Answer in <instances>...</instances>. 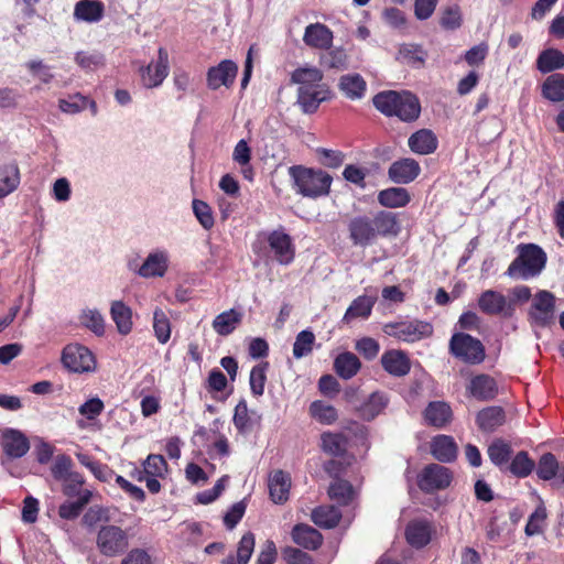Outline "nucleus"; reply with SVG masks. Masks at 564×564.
Instances as JSON below:
<instances>
[{
  "instance_id": "1",
  "label": "nucleus",
  "mask_w": 564,
  "mask_h": 564,
  "mask_svg": "<svg viewBox=\"0 0 564 564\" xmlns=\"http://www.w3.org/2000/svg\"><path fill=\"white\" fill-rule=\"evenodd\" d=\"M517 257L505 274L513 280H530L538 276L545 268L547 256L534 243H521L517 247Z\"/></svg>"
},
{
  "instance_id": "2",
  "label": "nucleus",
  "mask_w": 564,
  "mask_h": 564,
  "mask_svg": "<svg viewBox=\"0 0 564 564\" xmlns=\"http://www.w3.org/2000/svg\"><path fill=\"white\" fill-rule=\"evenodd\" d=\"M375 107L386 116H397L402 121L419 118L421 106L419 99L409 91H382L373 97Z\"/></svg>"
},
{
  "instance_id": "3",
  "label": "nucleus",
  "mask_w": 564,
  "mask_h": 564,
  "mask_svg": "<svg viewBox=\"0 0 564 564\" xmlns=\"http://www.w3.org/2000/svg\"><path fill=\"white\" fill-rule=\"evenodd\" d=\"M289 175L296 193L310 198L327 195L333 182V177L327 172L302 165L289 167Z\"/></svg>"
},
{
  "instance_id": "4",
  "label": "nucleus",
  "mask_w": 564,
  "mask_h": 564,
  "mask_svg": "<svg viewBox=\"0 0 564 564\" xmlns=\"http://www.w3.org/2000/svg\"><path fill=\"white\" fill-rule=\"evenodd\" d=\"M382 329L388 336L406 343H415L433 335L432 324L419 319L388 323Z\"/></svg>"
},
{
  "instance_id": "5",
  "label": "nucleus",
  "mask_w": 564,
  "mask_h": 564,
  "mask_svg": "<svg viewBox=\"0 0 564 564\" xmlns=\"http://www.w3.org/2000/svg\"><path fill=\"white\" fill-rule=\"evenodd\" d=\"M449 351L466 364L477 365L485 359L481 341L465 333H456L449 340Z\"/></svg>"
},
{
  "instance_id": "6",
  "label": "nucleus",
  "mask_w": 564,
  "mask_h": 564,
  "mask_svg": "<svg viewBox=\"0 0 564 564\" xmlns=\"http://www.w3.org/2000/svg\"><path fill=\"white\" fill-rule=\"evenodd\" d=\"M96 544L102 555L116 556L128 547L129 541L120 527L104 525L97 533Z\"/></svg>"
},
{
  "instance_id": "7",
  "label": "nucleus",
  "mask_w": 564,
  "mask_h": 564,
  "mask_svg": "<svg viewBox=\"0 0 564 564\" xmlns=\"http://www.w3.org/2000/svg\"><path fill=\"white\" fill-rule=\"evenodd\" d=\"M333 37H304L307 45L319 48L321 63L329 68H346L348 56L341 46L332 43Z\"/></svg>"
},
{
  "instance_id": "8",
  "label": "nucleus",
  "mask_w": 564,
  "mask_h": 564,
  "mask_svg": "<svg viewBox=\"0 0 564 564\" xmlns=\"http://www.w3.org/2000/svg\"><path fill=\"white\" fill-rule=\"evenodd\" d=\"M62 362L72 372H93L96 369V360L93 352L78 344L67 345L63 349Z\"/></svg>"
},
{
  "instance_id": "9",
  "label": "nucleus",
  "mask_w": 564,
  "mask_h": 564,
  "mask_svg": "<svg viewBox=\"0 0 564 564\" xmlns=\"http://www.w3.org/2000/svg\"><path fill=\"white\" fill-rule=\"evenodd\" d=\"M453 473L449 468L438 465H427L419 477V487L426 492L443 490L449 487Z\"/></svg>"
},
{
  "instance_id": "10",
  "label": "nucleus",
  "mask_w": 564,
  "mask_h": 564,
  "mask_svg": "<svg viewBox=\"0 0 564 564\" xmlns=\"http://www.w3.org/2000/svg\"><path fill=\"white\" fill-rule=\"evenodd\" d=\"M169 53L165 48L159 50L156 62L140 68L141 83L145 88L159 87L169 75Z\"/></svg>"
},
{
  "instance_id": "11",
  "label": "nucleus",
  "mask_w": 564,
  "mask_h": 564,
  "mask_svg": "<svg viewBox=\"0 0 564 564\" xmlns=\"http://www.w3.org/2000/svg\"><path fill=\"white\" fill-rule=\"evenodd\" d=\"M555 297L549 291H539L532 300L530 317L539 326L549 325L554 317Z\"/></svg>"
},
{
  "instance_id": "12",
  "label": "nucleus",
  "mask_w": 564,
  "mask_h": 564,
  "mask_svg": "<svg viewBox=\"0 0 564 564\" xmlns=\"http://www.w3.org/2000/svg\"><path fill=\"white\" fill-rule=\"evenodd\" d=\"M349 239L355 246L366 248L376 240L373 220L368 216H356L348 221Z\"/></svg>"
},
{
  "instance_id": "13",
  "label": "nucleus",
  "mask_w": 564,
  "mask_h": 564,
  "mask_svg": "<svg viewBox=\"0 0 564 564\" xmlns=\"http://www.w3.org/2000/svg\"><path fill=\"white\" fill-rule=\"evenodd\" d=\"M479 308L489 315L510 316L513 313L512 301H508L507 297L494 290H487L481 293L478 299Z\"/></svg>"
},
{
  "instance_id": "14",
  "label": "nucleus",
  "mask_w": 564,
  "mask_h": 564,
  "mask_svg": "<svg viewBox=\"0 0 564 564\" xmlns=\"http://www.w3.org/2000/svg\"><path fill=\"white\" fill-rule=\"evenodd\" d=\"M466 390L470 397L478 401H490L497 397L499 388L494 377L479 373L470 378Z\"/></svg>"
},
{
  "instance_id": "15",
  "label": "nucleus",
  "mask_w": 564,
  "mask_h": 564,
  "mask_svg": "<svg viewBox=\"0 0 564 564\" xmlns=\"http://www.w3.org/2000/svg\"><path fill=\"white\" fill-rule=\"evenodd\" d=\"M2 449L12 459L23 457L30 449L29 438L21 431L7 427L1 432Z\"/></svg>"
},
{
  "instance_id": "16",
  "label": "nucleus",
  "mask_w": 564,
  "mask_h": 564,
  "mask_svg": "<svg viewBox=\"0 0 564 564\" xmlns=\"http://www.w3.org/2000/svg\"><path fill=\"white\" fill-rule=\"evenodd\" d=\"M169 268V253L166 250L150 252L138 270L142 278H162Z\"/></svg>"
},
{
  "instance_id": "17",
  "label": "nucleus",
  "mask_w": 564,
  "mask_h": 564,
  "mask_svg": "<svg viewBox=\"0 0 564 564\" xmlns=\"http://www.w3.org/2000/svg\"><path fill=\"white\" fill-rule=\"evenodd\" d=\"M237 70L238 67L234 62L229 59L220 62L207 73L208 87L212 89H218L220 86L229 87L236 78Z\"/></svg>"
},
{
  "instance_id": "18",
  "label": "nucleus",
  "mask_w": 564,
  "mask_h": 564,
  "mask_svg": "<svg viewBox=\"0 0 564 564\" xmlns=\"http://www.w3.org/2000/svg\"><path fill=\"white\" fill-rule=\"evenodd\" d=\"M328 97L329 90L326 85L297 89V104L306 113L314 112Z\"/></svg>"
},
{
  "instance_id": "19",
  "label": "nucleus",
  "mask_w": 564,
  "mask_h": 564,
  "mask_svg": "<svg viewBox=\"0 0 564 564\" xmlns=\"http://www.w3.org/2000/svg\"><path fill=\"white\" fill-rule=\"evenodd\" d=\"M383 369L391 376L403 377L410 372L411 362L408 355L398 349H391L381 356Z\"/></svg>"
},
{
  "instance_id": "20",
  "label": "nucleus",
  "mask_w": 564,
  "mask_h": 564,
  "mask_svg": "<svg viewBox=\"0 0 564 564\" xmlns=\"http://www.w3.org/2000/svg\"><path fill=\"white\" fill-rule=\"evenodd\" d=\"M268 241L279 263L289 264L293 261L294 249L288 234L275 230L269 236Z\"/></svg>"
},
{
  "instance_id": "21",
  "label": "nucleus",
  "mask_w": 564,
  "mask_h": 564,
  "mask_svg": "<svg viewBox=\"0 0 564 564\" xmlns=\"http://www.w3.org/2000/svg\"><path fill=\"white\" fill-rule=\"evenodd\" d=\"M420 165L413 159H403L392 163L389 167V177L398 184H408L420 174Z\"/></svg>"
},
{
  "instance_id": "22",
  "label": "nucleus",
  "mask_w": 564,
  "mask_h": 564,
  "mask_svg": "<svg viewBox=\"0 0 564 564\" xmlns=\"http://www.w3.org/2000/svg\"><path fill=\"white\" fill-rule=\"evenodd\" d=\"M269 492L274 503H283L289 498L291 477L283 470H274L269 476Z\"/></svg>"
},
{
  "instance_id": "23",
  "label": "nucleus",
  "mask_w": 564,
  "mask_h": 564,
  "mask_svg": "<svg viewBox=\"0 0 564 564\" xmlns=\"http://www.w3.org/2000/svg\"><path fill=\"white\" fill-rule=\"evenodd\" d=\"M292 539L294 543L307 550H316L323 542V536L316 529L303 523L293 528Z\"/></svg>"
},
{
  "instance_id": "24",
  "label": "nucleus",
  "mask_w": 564,
  "mask_h": 564,
  "mask_svg": "<svg viewBox=\"0 0 564 564\" xmlns=\"http://www.w3.org/2000/svg\"><path fill=\"white\" fill-rule=\"evenodd\" d=\"M105 6L99 0H80L75 4L74 18L88 23L98 22L104 17Z\"/></svg>"
},
{
  "instance_id": "25",
  "label": "nucleus",
  "mask_w": 564,
  "mask_h": 564,
  "mask_svg": "<svg viewBox=\"0 0 564 564\" xmlns=\"http://www.w3.org/2000/svg\"><path fill=\"white\" fill-rule=\"evenodd\" d=\"M408 144L412 152L425 155L436 150L437 139L431 130L421 129L409 138Z\"/></svg>"
},
{
  "instance_id": "26",
  "label": "nucleus",
  "mask_w": 564,
  "mask_h": 564,
  "mask_svg": "<svg viewBox=\"0 0 564 564\" xmlns=\"http://www.w3.org/2000/svg\"><path fill=\"white\" fill-rule=\"evenodd\" d=\"M432 525L427 521L416 520L408 524L405 536L409 544L420 549L431 541Z\"/></svg>"
},
{
  "instance_id": "27",
  "label": "nucleus",
  "mask_w": 564,
  "mask_h": 564,
  "mask_svg": "<svg viewBox=\"0 0 564 564\" xmlns=\"http://www.w3.org/2000/svg\"><path fill=\"white\" fill-rule=\"evenodd\" d=\"M432 455L442 463H451L457 456V446L452 436L438 435L431 444Z\"/></svg>"
},
{
  "instance_id": "28",
  "label": "nucleus",
  "mask_w": 564,
  "mask_h": 564,
  "mask_svg": "<svg viewBox=\"0 0 564 564\" xmlns=\"http://www.w3.org/2000/svg\"><path fill=\"white\" fill-rule=\"evenodd\" d=\"M451 406L442 401H434L429 403L424 411L425 421L435 427H443L452 420Z\"/></svg>"
},
{
  "instance_id": "29",
  "label": "nucleus",
  "mask_w": 564,
  "mask_h": 564,
  "mask_svg": "<svg viewBox=\"0 0 564 564\" xmlns=\"http://www.w3.org/2000/svg\"><path fill=\"white\" fill-rule=\"evenodd\" d=\"M338 86L340 91L351 100L361 99L367 89V84L359 74L343 75Z\"/></svg>"
},
{
  "instance_id": "30",
  "label": "nucleus",
  "mask_w": 564,
  "mask_h": 564,
  "mask_svg": "<svg viewBox=\"0 0 564 564\" xmlns=\"http://www.w3.org/2000/svg\"><path fill=\"white\" fill-rule=\"evenodd\" d=\"M371 219L373 220L376 237H395L400 232V223L393 213L380 212Z\"/></svg>"
},
{
  "instance_id": "31",
  "label": "nucleus",
  "mask_w": 564,
  "mask_h": 564,
  "mask_svg": "<svg viewBox=\"0 0 564 564\" xmlns=\"http://www.w3.org/2000/svg\"><path fill=\"white\" fill-rule=\"evenodd\" d=\"M110 316L121 335H128L132 330V311L122 301L111 303Z\"/></svg>"
},
{
  "instance_id": "32",
  "label": "nucleus",
  "mask_w": 564,
  "mask_h": 564,
  "mask_svg": "<svg viewBox=\"0 0 564 564\" xmlns=\"http://www.w3.org/2000/svg\"><path fill=\"white\" fill-rule=\"evenodd\" d=\"M411 196L404 187H390L378 193V202L388 208H400L409 204Z\"/></svg>"
},
{
  "instance_id": "33",
  "label": "nucleus",
  "mask_w": 564,
  "mask_h": 564,
  "mask_svg": "<svg viewBox=\"0 0 564 564\" xmlns=\"http://www.w3.org/2000/svg\"><path fill=\"white\" fill-rule=\"evenodd\" d=\"M360 367L361 364L358 357L349 351L339 354L334 361V368L336 373L345 380H348L356 376Z\"/></svg>"
},
{
  "instance_id": "34",
  "label": "nucleus",
  "mask_w": 564,
  "mask_h": 564,
  "mask_svg": "<svg viewBox=\"0 0 564 564\" xmlns=\"http://www.w3.org/2000/svg\"><path fill=\"white\" fill-rule=\"evenodd\" d=\"M242 314L231 308L218 314L213 321L214 330L220 336L231 334L240 324Z\"/></svg>"
},
{
  "instance_id": "35",
  "label": "nucleus",
  "mask_w": 564,
  "mask_h": 564,
  "mask_svg": "<svg viewBox=\"0 0 564 564\" xmlns=\"http://www.w3.org/2000/svg\"><path fill=\"white\" fill-rule=\"evenodd\" d=\"M505 413L500 406H489L478 412L477 424L480 430L491 432L502 425Z\"/></svg>"
},
{
  "instance_id": "36",
  "label": "nucleus",
  "mask_w": 564,
  "mask_h": 564,
  "mask_svg": "<svg viewBox=\"0 0 564 564\" xmlns=\"http://www.w3.org/2000/svg\"><path fill=\"white\" fill-rule=\"evenodd\" d=\"M254 543L253 533L247 532L239 541L236 556L228 555L221 561V564H248L254 550Z\"/></svg>"
},
{
  "instance_id": "37",
  "label": "nucleus",
  "mask_w": 564,
  "mask_h": 564,
  "mask_svg": "<svg viewBox=\"0 0 564 564\" xmlns=\"http://www.w3.org/2000/svg\"><path fill=\"white\" fill-rule=\"evenodd\" d=\"M20 184V173L15 164L0 167V198L11 194Z\"/></svg>"
},
{
  "instance_id": "38",
  "label": "nucleus",
  "mask_w": 564,
  "mask_h": 564,
  "mask_svg": "<svg viewBox=\"0 0 564 564\" xmlns=\"http://www.w3.org/2000/svg\"><path fill=\"white\" fill-rule=\"evenodd\" d=\"M340 518V511L333 506L318 507L312 512L313 522L324 529L335 528L339 523Z\"/></svg>"
},
{
  "instance_id": "39",
  "label": "nucleus",
  "mask_w": 564,
  "mask_h": 564,
  "mask_svg": "<svg viewBox=\"0 0 564 564\" xmlns=\"http://www.w3.org/2000/svg\"><path fill=\"white\" fill-rule=\"evenodd\" d=\"M328 495L338 505L346 506L355 499L356 491L348 481L337 479L329 486Z\"/></svg>"
},
{
  "instance_id": "40",
  "label": "nucleus",
  "mask_w": 564,
  "mask_h": 564,
  "mask_svg": "<svg viewBox=\"0 0 564 564\" xmlns=\"http://www.w3.org/2000/svg\"><path fill=\"white\" fill-rule=\"evenodd\" d=\"M426 51L415 43H403L399 48L398 59L409 65H422L426 58Z\"/></svg>"
},
{
  "instance_id": "41",
  "label": "nucleus",
  "mask_w": 564,
  "mask_h": 564,
  "mask_svg": "<svg viewBox=\"0 0 564 564\" xmlns=\"http://www.w3.org/2000/svg\"><path fill=\"white\" fill-rule=\"evenodd\" d=\"M323 75L316 67L297 68L292 74V80L299 85V88H308L322 85Z\"/></svg>"
},
{
  "instance_id": "42",
  "label": "nucleus",
  "mask_w": 564,
  "mask_h": 564,
  "mask_svg": "<svg viewBox=\"0 0 564 564\" xmlns=\"http://www.w3.org/2000/svg\"><path fill=\"white\" fill-rule=\"evenodd\" d=\"M564 67V54L557 50H545L538 58V68L542 73H550Z\"/></svg>"
},
{
  "instance_id": "43",
  "label": "nucleus",
  "mask_w": 564,
  "mask_h": 564,
  "mask_svg": "<svg viewBox=\"0 0 564 564\" xmlns=\"http://www.w3.org/2000/svg\"><path fill=\"white\" fill-rule=\"evenodd\" d=\"M487 454L494 465L502 467L509 462L512 448L509 443L498 438L489 445Z\"/></svg>"
},
{
  "instance_id": "44",
  "label": "nucleus",
  "mask_w": 564,
  "mask_h": 564,
  "mask_svg": "<svg viewBox=\"0 0 564 564\" xmlns=\"http://www.w3.org/2000/svg\"><path fill=\"white\" fill-rule=\"evenodd\" d=\"M543 96L554 102L564 100V75L553 74L543 84Z\"/></svg>"
},
{
  "instance_id": "45",
  "label": "nucleus",
  "mask_w": 564,
  "mask_h": 564,
  "mask_svg": "<svg viewBox=\"0 0 564 564\" xmlns=\"http://www.w3.org/2000/svg\"><path fill=\"white\" fill-rule=\"evenodd\" d=\"M79 322L97 336L105 334V319L101 313L96 308L83 310L79 315Z\"/></svg>"
},
{
  "instance_id": "46",
  "label": "nucleus",
  "mask_w": 564,
  "mask_h": 564,
  "mask_svg": "<svg viewBox=\"0 0 564 564\" xmlns=\"http://www.w3.org/2000/svg\"><path fill=\"white\" fill-rule=\"evenodd\" d=\"M116 508L91 506L83 517V523L87 527H95L99 522H110L113 520Z\"/></svg>"
},
{
  "instance_id": "47",
  "label": "nucleus",
  "mask_w": 564,
  "mask_h": 564,
  "mask_svg": "<svg viewBox=\"0 0 564 564\" xmlns=\"http://www.w3.org/2000/svg\"><path fill=\"white\" fill-rule=\"evenodd\" d=\"M310 412L322 424L330 425L338 419L337 410L324 401H314L310 406Z\"/></svg>"
},
{
  "instance_id": "48",
  "label": "nucleus",
  "mask_w": 564,
  "mask_h": 564,
  "mask_svg": "<svg viewBox=\"0 0 564 564\" xmlns=\"http://www.w3.org/2000/svg\"><path fill=\"white\" fill-rule=\"evenodd\" d=\"M322 448L332 456H340L346 451V438L343 434L326 432L322 434Z\"/></svg>"
},
{
  "instance_id": "49",
  "label": "nucleus",
  "mask_w": 564,
  "mask_h": 564,
  "mask_svg": "<svg viewBox=\"0 0 564 564\" xmlns=\"http://www.w3.org/2000/svg\"><path fill=\"white\" fill-rule=\"evenodd\" d=\"M153 329L159 343L165 344L171 337V323L165 312L156 307L153 311Z\"/></svg>"
},
{
  "instance_id": "50",
  "label": "nucleus",
  "mask_w": 564,
  "mask_h": 564,
  "mask_svg": "<svg viewBox=\"0 0 564 564\" xmlns=\"http://www.w3.org/2000/svg\"><path fill=\"white\" fill-rule=\"evenodd\" d=\"M375 300L368 296L357 297L351 305L347 308L344 321L350 322L357 317H368L371 313Z\"/></svg>"
},
{
  "instance_id": "51",
  "label": "nucleus",
  "mask_w": 564,
  "mask_h": 564,
  "mask_svg": "<svg viewBox=\"0 0 564 564\" xmlns=\"http://www.w3.org/2000/svg\"><path fill=\"white\" fill-rule=\"evenodd\" d=\"M315 343V335L311 330H302L300 332L293 344V356L296 359H301L310 355L313 350V345Z\"/></svg>"
},
{
  "instance_id": "52",
  "label": "nucleus",
  "mask_w": 564,
  "mask_h": 564,
  "mask_svg": "<svg viewBox=\"0 0 564 564\" xmlns=\"http://www.w3.org/2000/svg\"><path fill=\"white\" fill-rule=\"evenodd\" d=\"M269 368L268 362H260L256 365L250 372V389L253 395L260 397L264 392L267 382V371Z\"/></svg>"
},
{
  "instance_id": "53",
  "label": "nucleus",
  "mask_w": 564,
  "mask_h": 564,
  "mask_svg": "<svg viewBox=\"0 0 564 564\" xmlns=\"http://www.w3.org/2000/svg\"><path fill=\"white\" fill-rule=\"evenodd\" d=\"M560 470L558 462L551 453L543 454L539 460L536 475L543 480L554 478Z\"/></svg>"
},
{
  "instance_id": "54",
  "label": "nucleus",
  "mask_w": 564,
  "mask_h": 564,
  "mask_svg": "<svg viewBox=\"0 0 564 564\" xmlns=\"http://www.w3.org/2000/svg\"><path fill=\"white\" fill-rule=\"evenodd\" d=\"M534 468V462L529 458L527 452H519L511 464L509 465V470L517 477H527L529 476Z\"/></svg>"
},
{
  "instance_id": "55",
  "label": "nucleus",
  "mask_w": 564,
  "mask_h": 564,
  "mask_svg": "<svg viewBox=\"0 0 564 564\" xmlns=\"http://www.w3.org/2000/svg\"><path fill=\"white\" fill-rule=\"evenodd\" d=\"M144 471L151 477H162L167 470V464L162 455L151 454L144 462Z\"/></svg>"
},
{
  "instance_id": "56",
  "label": "nucleus",
  "mask_w": 564,
  "mask_h": 564,
  "mask_svg": "<svg viewBox=\"0 0 564 564\" xmlns=\"http://www.w3.org/2000/svg\"><path fill=\"white\" fill-rule=\"evenodd\" d=\"M193 212L205 229H210L214 226V217L210 207L203 200H193Z\"/></svg>"
},
{
  "instance_id": "57",
  "label": "nucleus",
  "mask_w": 564,
  "mask_h": 564,
  "mask_svg": "<svg viewBox=\"0 0 564 564\" xmlns=\"http://www.w3.org/2000/svg\"><path fill=\"white\" fill-rule=\"evenodd\" d=\"M386 405V399L379 393H372L368 402L361 409V415L366 420H372Z\"/></svg>"
},
{
  "instance_id": "58",
  "label": "nucleus",
  "mask_w": 564,
  "mask_h": 564,
  "mask_svg": "<svg viewBox=\"0 0 564 564\" xmlns=\"http://www.w3.org/2000/svg\"><path fill=\"white\" fill-rule=\"evenodd\" d=\"M76 457L78 462L83 466L87 467L97 479L102 481L107 480L109 471L105 466L100 465L99 463L95 462L90 456L83 453H77Z\"/></svg>"
},
{
  "instance_id": "59",
  "label": "nucleus",
  "mask_w": 564,
  "mask_h": 564,
  "mask_svg": "<svg viewBox=\"0 0 564 564\" xmlns=\"http://www.w3.org/2000/svg\"><path fill=\"white\" fill-rule=\"evenodd\" d=\"M72 459L67 455H58L56 456L54 464L51 468L52 475L55 479L62 480L68 475L73 474L74 471L70 470L72 468Z\"/></svg>"
},
{
  "instance_id": "60",
  "label": "nucleus",
  "mask_w": 564,
  "mask_h": 564,
  "mask_svg": "<svg viewBox=\"0 0 564 564\" xmlns=\"http://www.w3.org/2000/svg\"><path fill=\"white\" fill-rule=\"evenodd\" d=\"M545 518V509L543 507L536 508L535 511L529 517L528 523L525 525V534L529 536L539 534L542 531Z\"/></svg>"
},
{
  "instance_id": "61",
  "label": "nucleus",
  "mask_w": 564,
  "mask_h": 564,
  "mask_svg": "<svg viewBox=\"0 0 564 564\" xmlns=\"http://www.w3.org/2000/svg\"><path fill=\"white\" fill-rule=\"evenodd\" d=\"M62 481L64 482L63 492L67 497H76L79 495V490L85 482L84 477L76 471L62 479Z\"/></svg>"
},
{
  "instance_id": "62",
  "label": "nucleus",
  "mask_w": 564,
  "mask_h": 564,
  "mask_svg": "<svg viewBox=\"0 0 564 564\" xmlns=\"http://www.w3.org/2000/svg\"><path fill=\"white\" fill-rule=\"evenodd\" d=\"M234 424L241 432L250 427V417L246 400H240L236 405L234 414Z\"/></svg>"
},
{
  "instance_id": "63",
  "label": "nucleus",
  "mask_w": 564,
  "mask_h": 564,
  "mask_svg": "<svg viewBox=\"0 0 564 564\" xmlns=\"http://www.w3.org/2000/svg\"><path fill=\"white\" fill-rule=\"evenodd\" d=\"M25 66L34 77L44 84H48L54 77L51 73V68L44 65L42 61H30Z\"/></svg>"
},
{
  "instance_id": "64",
  "label": "nucleus",
  "mask_w": 564,
  "mask_h": 564,
  "mask_svg": "<svg viewBox=\"0 0 564 564\" xmlns=\"http://www.w3.org/2000/svg\"><path fill=\"white\" fill-rule=\"evenodd\" d=\"M284 561L288 564H313L312 557L305 552L288 546L282 551Z\"/></svg>"
}]
</instances>
